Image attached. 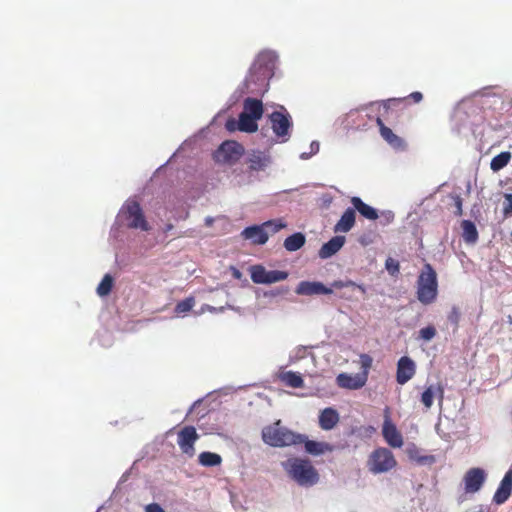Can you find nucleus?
Masks as SVG:
<instances>
[{
  "mask_svg": "<svg viewBox=\"0 0 512 512\" xmlns=\"http://www.w3.org/2000/svg\"><path fill=\"white\" fill-rule=\"evenodd\" d=\"M372 362H373V360L370 355H368V354L360 355V363H361V367L363 369L361 373L366 374V380H368V373H369V369L372 366Z\"/></svg>",
  "mask_w": 512,
  "mask_h": 512,
  "instance_id": "e433bc0d",
  "label": "nucleus"
},
{
  "mask_svg": "<svg viewBox=\"0 0 512 512\" xmlns=\"http://www.w3.org/2000/svg\"><path fill=\"white\" fill-rule=\"evenodd\" d=\"M408 96H413V97H416V96H422V94L420 92H412L410 93Z\"/></svg>",
  "mask_w": 512,
  "mask_h": 512,
  "instance_id": "09e8293b",
  "label": "nucleus"
},
{
  "mask_svg": "<svg viewBox=\"0 0 512 512\" xmlns=\"http://www.w3.org/2000/svg\"><path fill=\"white\" fill-rule=\"evenodd\" d=\"M278 55L275 51L264 49L260 51L249 71L238 87L240 96L253 95L264 96L268 91L269 80L274 76L278 64Z\"/></svg>",
  "mask_w": 512,
  "mask_h": 512,
  "instance_id": "f257e3e1",
  "label": "nucleus"
},
{
  "mask_svg": "<svg viewBox=\"0 0 512 512\" xmlns=\"http://www.w3.org/2000/svg\"><path fill=\"white\" fill-rule=\"evenodd\" d=\"M244 154V147L242 144L227 140L224 141L215 153V159L218 162L233 164L237 162Z\"/></svg>",
  "mask_w": 512,
  "mask_h": 512,
  "instance_id": "1a4fd4ad",
  "label": "nucleus"
},
{
  "mask_svg": "<svg viewBox=\"0 0 512 512\" xmlns=\"http://www.w3.org/2000/svg\"><path fill=\"white\" fill-rule=\"evenodd\" d=\"M238 130L246 133H254L258 130L257 119L243 112L239 115Z\"/></svg>",
  "mask_w": 512,
  "mask_h": 512,
  "instance_id": "a878e982",
  "label": "nucleus"
},
{
  "mask_svg": "<svg viewBox=\"0 0 512 512\" xmlns=\"http://www.w3.org/2000/svg\"><path fill=\"white\" fill-rule=\"evenodd\" d=\"M395 99H396V98H388L387 100L383 101V105H384V107H388V106H389V104H390V102H391L392 100H395Z\"/></svg>",
  "mask_w": 512,
  "mask_h": 512,
  "instance_id": "de8ad7c7",
  "label": "nucleus"
},
{
  "mask_svg": "<svg viewBox=\"0 0 512 512\" xmlns=\"http://www.w3.org/2000/svg\"><path fill=\"white\" fill-rule=\"evenodd\" d=\"M199 434L194 426H185L178 432L177 443L182 453L193 457L195 455V443Z\"/></svg>",
  "mask_w": 512,
  "mask_h": 512,
  "instance_id": "9d476101",
  "label": "nucleus"
},
{
  "mask_svg": "<svg viewBox=\"0 0 512 512\" xmlns=\"http://www.w3.org/2000/svg\"><path fill=\"white\" fill-rule=\"evenodd\" d=\"M281 380L289 387L301 388L304 385V381L300 374L288 371L281 375Z\"/></svg>",
  "mask_w": 512,
  "mask_h": 512,
  "instance_id": "c756f323",
  "label": "nucleus"
},
{
  "mask_svg": "<svg viewBox=\"0 0 512 512\" xmlns=\"http://www.w3.org/2000/svg\"><path fill=\"white\" fill-rule=\"evenodd\" d=\"M453 199H454V206H455L454 214L456 216H461L463 214L462 198L459 195H455L453 197Z\"/></svg>",
  "mask_w": 512,
  "mask_h": 512,
  "instance_id": "a19ab883",
  "label": "nucleus"
},
{
  "mask_svg": "<svg viewBox=\"0 0 512 512\" xmlns=\"http://www.w3.org/2000/svg\"><path fill=\"white\" fill-rule=\"evenodd\" d=\"M340 298L345 299V300H348V301H353V300H355V299H354V297H353V295H352L351 293H346V292L342 293V294L340 295Z\"/></svg>",
  "mask_w": 512,
  "mask_h": 512,
  "instance_id": "a18cd8bd",
  "label": "nucleus"
},
{
  "mask_svg": "<svg viewBox=\"0 0 512 512\" xmlns=\"http://www.w3.org/2000/svg\"><path fill=\"white\" fill-rule=\"evenodd\" d=\"M288 273L285 271L271 270L267 272L266 283L272 284L275 282L283 281L287 279Z\"/></svg>",
  "mask_w": 512,
  "mask_h": 512,
  "instance_id": "f704fd0d",
  "label": "nucleus"
},
{
  "mask_svg": "<svg viewBox=\"0 0 512 512\" xmlns=\"http://www.w3.org/2000/svg\"><path fill=\"white\" fill-rule=\"evenodd\" d=\"M505 199L507 201V204L504 207V214L510 215L512 214V194H506Z\"/></svg>",
  "mask_w": 512,
  "mask_h": 512,
  "instance_id": "37998d69",
  "label": "nucleus"
},
{
  "mask_svg": "<svg viewBox=\"0 0 512 512\" xmlns=\"http://www.w3.org/2000/svg\"><path fill=\"white\" fill-rule=\"evenodd\" d=\"M385 267L387 269V271L389 272L390 275L392 276H395L399 273L400 271V265H399V262L392 258V257H388L385 261Z\"/></svg>",
  "mask_w": 512,
  "mask_h": 512,
  "instance_id": "c9c22d12",
  "label": "nucleus"
},
{
  "mask_svg": "<svg viewBox=\"0 0 512 512\" xmlns=\"http://www.w3.org/2000/svg\"><path fill=\"white\" fill-rule=\"evenodd\" d=\"M377 125L379 126L380 134L382 138L392 147L394 148H403L405 143L403 139H401L399 136L393 133V131L385 126L381 118H377L376 120Z\"/></svg>",
  "mask_w": 512,
  "mask_h": 512,
  "instance_id": "412c9836",
  "label": "nucleus"
},
{
  "mask_svg": "<svg viewBox=\"0 0 512 512\" xmlns=\"http://www.w3.org/2000/svg\"><path fill=\"white\" fill-rule=\"evenodd\" d=\"M194 305H195V299L193 297H188V298H185L184 300L179 301L176 304L174 311L178 315L185 314V313L191 311L192 308L194 307Z\"/></svg>",
  "mask_w": 512,
  "mask_h": 512,
  "instance_id": "72a5a7b5",
  "label": "nucleus"
},
{
  "mask_svg": "<svg viewBox=\"0 0 512 512\" xmlns=\"http://www.w3.org/2000/svg\"><path fill=\"white\" fill-rule=\"evenodd\" d=\"M461 318V312L458 307L453 306L451 311L448 314V320L450 323H452L456 328L459 325V321Z\"/></svg>",
  "mask_w": 512,
  "mask_h": 512,
  "instance_id": "ea45409f",
  "label": "nucleus"
},
{
  "mask_svg": "<svg viewBox=\"0 0 512 512\" xmlns=\"http://www.w3.org/2000/svg\"><path fill=\"white\" fill-rule=\"evenodd\" d=\"M356 213L353 208H347L334 227L335 232H349L355 224Z\"/></svg>",
  "mask_w": 512,
  "mask_h": 512,
  "instance_id": "4be33fe9",
  "label": "nucleus"
},
{
  "mask_svg": "<svg viewBox=\"0 0 512 512\" xmlns=\"http://www.w3.org/2000/svg\"><path fill=\"white\" fill-rule=\"evenodd\" d=\"M351 203L353 205V209L358 211L361 216L369 220H376L378 218V213L376 209L364 203L359 197H352Z\"/></svg>",
  "mask_w": 512,
  "mask_h": 512,
  "instance_id": "5701e85b",
  "label": "nucleus"
},
{
  "mask_svg": "<svg viewBox=\"0 0 512 512\" xmlns=\"http://www.w3.org/2000/svg\"><path fill=\"white\" fill-rule=\"evenodd\" d=\"M393 453L384 447L375 449L369 456L368 468L374 474L384 473L396 466Z\"/></svg>",
  "mask_w": 512,
  "mask_h": 512,
  "instance_id": "0eeeda50",
  "label": "nucleus"
},
{
  "mask_svg": "<svg viewBox=\"0 0 512 512\" xmlns=\"http://www.w3.org/2000/svg\"><path fill=\"white\" fill-rule=\"evenodd\" d=\"M422 98L420 97H417V98H414V102H419Z\"/></svg>",
  "mask_w": 512,
  "mask_h": 512,
  "instance_id": "8fccbe9b",
  "label": "nucleus"
},
{
  "mask_svg": "<svg viewBox=\"0 0 512 512\" xmlns=\"http://www.w3.org/2000/svg\"><path fill=\"white\" fill-rule=\"evenodd\" d=\"M242 112L257 120L261 119L263 115V104L261 99L246 98Z\"/></svg>",
  "mask_w": 512,
  "mask_h": 512,
  "instance_id": "b1692460",
  "label": "nucleus"
},
{
  "mask_svg": "<svg viewBox=\"0 0 512 512\" xmlns=\"http://www.w3.org/2000/svg\"><path fill=\"white\" fill-rule=\"evenodd\" d=\"M145 512H166L158 503H151L145 506Z\"/></svg>",
  "mask_w": 512,
  "mask_h": 512,
  "instance_id": "79ce46f5",
  "label": "nucleus"
},
{
  "mask_svg": "<svg viewBox=\"0 0 512 512\" xmlns=\"http://www.w3.org/2000/svg\"><path fill=\"white\" fill-rule=\"evenodd\" d=\"M416 372V366L414 361L407 357L403 356L398 360L397 363V372H396V381L400 385H404L410 379L413 378Z\"/></svg>",
  "mask_w": 512,
  "mask_h": 512,
  "instance_id": "4468645a",
  "label": "nucleus"
},
{
  "mask_svg": "<svg viewBox=\"0 0 512 512\" xmlns=\"http://www.w3.org/2000/svg\"><path fill=\"white\" fill-rule=\"evenodd\" d=\"M301 444H304L305 450L307 453H309L311 455H315V456L324 454L326 451L332 450V447L330 446V444L325 443V442H317V441H313V440H308L305 436H304V440Z\"/></svg>",
  "mask_w": 512,
  "mask_h": 512,
  "instance_id": "393cba45",
  "label": "nucleus"
},
{
  "mask_svg": "<svg viewBox=\"0 0 512 512\" xmlns=\"http://www.w3.org/2000/svg\"><path fill=\"white\" fill-rule=\"evenodd\" d=\"M250 171H264L271 164V156L268 152L252 150L246 159Z\"/></svg>",
  "mask_w": 512,
  "mask_h": 512,
  "instance_id": "dca6fc26",
  "label": "nucleus"
},
{
  "mask_svg": "<svg viewBox=\"0 0 512 512\" xmlns=\"http://www.w3.org/2000/svg\"><path fill=\"white\" fill-rule=\"evenodd\" d=\"M382 435L389 446L393 448H401L403 446V437L398 431L396 425L391 421L388 407L384 410Z\"/></svg>",
  "mask_w": 512,
  "mask_h": 512,
  "instance_id": "9b49d317",
  "label": "nucleus"
},
{
  "mask_svg": "<svg viewBox=\"0 0 512 512\" xmlns=\"http://www.w3.org/2000/svg\"><path fill=\"white\" fill-rule=\"evenodd\" d=\"M461 227L463 230L462 237L466 243H475L478 240V231L472 221L463 220Z\"/></svg>",
  "mask_w": 512,
  "mask_h": 512,
  "instance_id": "bb28decb",
  "label": "nucleus"
},
{
  "mask_svg": "<svg viewBox=\"0 0 512 512\" xmlns=\"http://www.w3.org/2000/svg\"><path fill=\"white\" fill-rule=\"evenodd\" d=\"M230 124H231L230 122H228V123H227V128H228L229 130H233V128H232V127H230Z\"/></svg>",
  "mask_w": 512,
  "mask_h": 512,
  "instance_id": "3c124183",
  "label": "nucleus"
},
{
  "mask_svg": "<svg viewBox=\"0 0 512 512\" xmlns=\"http://www.w3.org/2000/svg\"><path fill=\"white\" fill-rule=\"evenodd\" d=\"M366 374L365 373H357L355 375H350L348 373H340L336 377V384L340 388L349 389V390H357L365 386Z\"/></svg>",
  "mask_w": 512,
  "mask_h": 512,
  "instance_id": "2eb2a0df",
  "label": "nucleus"
},
{
  "mask_svg": "<svg viewBox=\"0 0 512 512\" xmlns=\"http://www.w3.org/2000/svg\"><path fill=\"white\" fill-rule=\"evenodd\" d=\"M344 243V236H334L328 242L322 245L318 253L319 257L321 259H327L333 256L343 247Z\"/></svg>",
  "mask_w": 512,
  "mask_h": 512,
  "instance_id": "aec40b11",
  "label": "nucleus"
},
{
  "mask_svg": "<svg viewBox=\"0 0 512 512\" xmlns=\"http://www.w3.org/2000/svg\"><path fill=\"white\" fill-rule=\"evenodd\" d=\"M444 387L441 383L428 386L421 394V403L426 409H430L433 405L434 398L438 400V404L442 406L444 401Z\"/></svg>",
  "mask_w": 512,
  "mask_h": 512,
  "instance_id": "f3484780",
  "label": "nucleus"
},
{
  "mask_svg": "<svg viewBox=\"0 0 512 512\" xmlns=\"http://www.w3.org/2000/svg\"><path fill=\"white\" fill-rule=\"evenodd\" d=\"M486 480V473L482 468H471L469 469L464 477V489L466 493H476L483 486Z\"/></svg>",
  "mask_w": 512,
  "mask_h": 512,
  "instance_id": "f8f14e48",
  "label": "nucleus"
},
{
  "mask_svg": "<svg viewBox=\"0 0 512 512\" xmlns=\"http://www.w3.org/2000/svg\"><path fill=\"white\" fill-rule=\"evenodd\" d=\"M417 299L423 305L434 303L438 296L437 273L431 264L426 263L423 266L417 279Z\"/></svg>",
  "mask_w": 512,
  "mask_h": 512,
  "instance_id": "f03ea898",
  "label": "nucleus"
},
{
  "mask_svg": "<svg viewBox=\"0 0 512 512\" xmlns=\"http://www.w3.org/2000/svg\"><path fill=\"white\" fill-rule=\"evenodd\" d=\"M114 279L110 274H105L99 283L96 292L100 297L108 296L113 288Z\"/></svg>",
  "mask_w": 512,
  "mask_h": 512,
  "instance_id": "2f4dec72",
  "label": "nucleus"
},
{
  "mask_svg": "<svg viewBox=\"0 0 512 512\" xmlns=\"http://www.w3.org/2000/svg\"><path fill=\"white\" fill-rule=\"evenodd\" d=\"M436 335V329L434 326H427V327H424L422 329H420L419 331V336L421 339L425 340V341H430L432 340Z\"/></svg>",
  "mask_w": 512,
  "mask_h": 512,
  "instance_id": "4c0bfd02",
  "label": "nucleus"
},
{
  "mask_svg": "<svg viewBox=\"0 0 512 512\" xmlns=\"http://www.w3.org/2000/svg\"><path fill=\"white\" fill-rule=\"evenodd\" d=\"M122 217L127 221V226L132 229L148 231L150 229L142 208L137 201H127L121 211Z\"/></svg>",
  "mask_w": 512,
  "mask_h": 512,
  "instance_id": "6e6552de",
  "label": "nucleus"
},
{
  "mask_svg": "<svg viewBox=\"0 0 512 512\" xmlns=\"http://www.w3.org/2000/svg\"><path fill=\"white\" fill-rule=\"evenodd\" d=\"M267 270L262 265H253L250 267V276L254 283L265 284L267 277Z\"/></svg>",
  "mask_w": 512,
  "mask_h": 512,
  "instance_id": "473e14b6",
  "label": "nucleus"
},
{
  "mask_svg": "<svg viewBox=\"0 0 512 512\" xmlns=\"http://www.w3.org/2000/svg\"><path fill=\"white\" fill-rule=\"evenodd\" d=\"M269 118L275 135L283 138V141H286L289 137V130L291 128L289 114H285L280 111H274Z\"/></svg>",
  "mask_w": 512,
  "mask_h": 512,
  "instance_id": "ddd939ff",
  "label": "nucleus"
},
{
  "mask_svg": "<svg viewBox=\"0 0 512 512\" xmlns=\"http://www.w3.org/2000/svg\"><path fill=\"white\" fill-rule=\"evenodd\" d=\"M286 227V224L281 220H269L262 225H254L245 228L241 235L243 238L250 240L253 244H265L269 238V233L274 234Z\"/></svg>",
  "mask_w": 512,
  "mask_h": 512,
  "instance_id": "423d86ee",
  "label": "nucleus"
},
{
  "mask_svg": "<svg viewBox=\"0 0 512 512\" xmlns=\"http://www.w3.org/2000/svg\"><path fill=\"white\" fill-rule=\"evenodd\" d=\"M512 493V469H509L501 480L493 495V502L497 505L505 503Z\"/></svg>",
  "mask_w": 512,
  "mask_h": 512,
  "instance_id": "a211bd4d",
  "label": "nucleus"
},
{
  "mask_svg": "<svg viewBox=\"0 0 512 512\" xmlns=\"http://www.w3.org/2000/svg\"><path fill=\"white\" fill-rule=\"evenodd\" d=\"M332 288L342 289L350 288L352 291L359 290L362 294L366 293V288L363 285L357 284L352 280H335L331 283V288L326 287L323 283L318 281H301L296 289L297 295L313 296V295H327L333 292Z\"/></svg>",
  "mask_w": 512,
  "mask_h": 512,
  "instance_id": "20e7f679",
  "label": "nucleus"
},
{
  "mask_svg": "<svg viewBox=\"0 0 512 512\" xmlns=\"http://www.w3.org/2000/svg\"><path fill=\"white\" fill-rule=\"evenodd\" d=\"M501 93H502V90H501V87H499V86L484 87L483 89H481L480 91L477 92V94H479V96H483V97L497 96V95H500Z\"/></svg>",
  "mask_w": 512,
  "mask_h": 512,
  "instance_id": "58836bf2",
  "label": "nucleus"
},
{
  "mask_svg": "<svg viewBox=\"0 0 512 512\" xmlns=\"http://www.w3.org/2000/svg\"><path fill=\"white\" fill-rule=\"evenodd\" d=\"M262 439L270 446L284 447L301 444L304 440V435L293 433L286 427L281 426L280 421H277L273 425L263 428Z\"/></svg>",
  "mask_w": 512,
  "mask_h": 512,
  "instance_id": "39448f33",
  "label": "nucleus"
},
{
  "mask_svg": "<svg viewBox=\"0 0 512 512\" xmlns=\"http://www.w3.org/2000/svg\"><path fill=\"white\" fill-rule=\"evenodd\" d=\"M319 151V143L318 142H312L311 143V152L317 153Z\"/></svg>",
  "mask_w": 512,
  "mask_h": 512,
  "instance_id": "49530a36",
  "label": "nucleus"
},
{
  "mask_svg": "<svg viewBox=\"0 0 512 512\" xmlns=\"http://www.w3.org/2000/svg\"><path fill=\"white\" fill-rule=\"evenodd\" d=\"M511 160V153L508 151L501 152L492 158L490 163V168L494 172L501 170L504 168L509 161Z\"/></svg>",
  "mask_w": 512,
  "mask_h": 512,
  "instance_id": "7c9ffc66",
  "label": "nucleus"
},
{
  "mask_svg": "<svg viewBox=\"0 0 512 512\" xmlns=\"http://www.w3.org/2000/svg\"><path fill=\"white\" fill-rule=\"evenodd\" d=\"M198 461L204 467H213L220 465L222 458L217 453L206 451L199 454Z\"/></svg>",
  "mask_w": 512,
  "mask_h": 512,
  "instance_id": "c85d7f7f",
  "label": "nucleus"
},
{
  "mask_svg": "<svg viewBox=\"0 0 512 512\" xmlns=\"http://www.w3.org/2000/svg\"><path fill=\"white\" fill-rule=\"evenodd\" d=\"M231 272H232V276L235 278V279H241L242 277V273L235 267H231Z\"/></svg>",
  "mask_w": 512,
  "mask_h": 512,
  "instance_id": "c03bdc74",
  "label": "nucleus"
},
{
  "mask_svg": "<svg viewBox=\"0 0 512 512\" xmlns=\"http://www.w3.org/2000/svg\"><path fill=\"white\" fill-rule=\"evenodd\" d=\"M305 241V236L302 233H294L285 239L284 247L287 251L294 252L303 247Z\"/></svg>",
  "mask_w": 512,
  "mask_h": 512,
  "instance_id": "cd10ccee",
  "label": "nucleus"
},
{
  "mask_svg": "<svg viewBox=\"0 0 512 512\" xmlns=\"http://www.w3.org/2000/svg\"><path fill=\"white\" fill-rule=\"evenodd\" d=\"M288 475L300 486H313L319 480V474L307 459L292 458L284 463Z\"/></svg>",
  "mask_w": 512,
  "mask_h": 512,
  "instance_id": "7ed1b4c3",
  "label": "nucleus"
},
{
  "mask_svg": "<svg viewBox=\"0 0 512 512\" xmlns=\"http://www.w3.org/2000/svg\"><path fill=\"white\" fill-rule=\"evenodd\" d=\"M339 413L336 409L328 407L319 414V426L323 430H332L339 422Z\"/></svg>",
  "mask_w": 512,
  "mask_h": 512,
  "instance_id": "6ab92c4d",
  "label": "nucleus"
}]
</instances>
